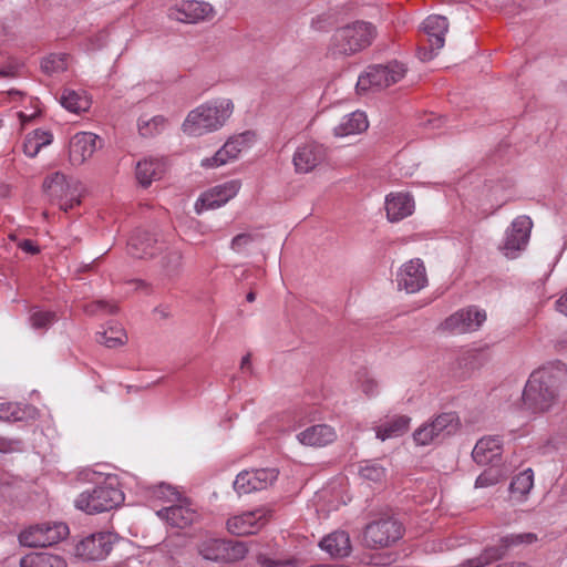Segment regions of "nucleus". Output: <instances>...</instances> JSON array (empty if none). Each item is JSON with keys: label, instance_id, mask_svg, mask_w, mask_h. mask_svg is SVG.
<instances>
[{"label": "nucleus", "instance_id": "obj_1", "mask_svg": "<svg viewBox=\"0 0 567 567\" xmlns=\"http://www.w3.org/2000/svg\"><path fill=\"white\" fill-rule=\"evenodd\" d=\"M566 378L567 368L561 362L548 363L535 370L522 393L523 408L535 414L550 410Z\"/></svg>", "mask_w": 567, "mask_h": 567}, {"label": "nucleus", "instance_id": "obj_2", "mask_svg": "<svg viewBox=\"0 0 567 567\" xmlns=\"http://www.w3.org/2000/svg\"><path fill=\"white\" fill-rule=\"evenodd\" d=\"M235 112V102L227 96L209 99L192 109L182 123V131L190 137H200L223 130Z\"/></svg>", "mask_w": 567, "mask_h": 567}, {"label": "nucleus", "instance_id": "obj_3", "mask_svg": "<svg viewBox=\"0 0 567 567\" xmlns=\"http://www.w3.org/2000/svg\"><path fill=\"white\" fill-rule=\"evenodd\" d=\"M124 502L116 476L107 475L92 488L80 493L74 501L78 509L87 514L103 513L116 508Z\"/></svg>", "mask_w": 567, "mask_h": 567}, {"label": "nucleus", "instance_id": "obj_4", "mask_svg": "<svg viewBox=\"0 0 567 567\" xmlns=\"http://www.w3.org/2000/svg\"><path fill=\"white\" fill-rule=\"evenodd\" d=\"M377 35L375 28L365 21H355L334 31L328 51L332 56H349L368 48Z\"/></svg>", "mask_w": 567, "mask_h": 567}, {"label": "nucleus", "instance_id": "obj_5", "mask_svg": "<svg viewBox=\"0 0 567 567\" xmlns=\"http://www.w3.org/2000/svg\"><path fill=\"white\" fill-rule=\"evenodd\" d=\"M462 422L456 412H442L422 423L412 434L416 446L442 443L460 432Z\"/></svg>", "mask_w": 567, "mask_h": 567}, {"label": "nucleus", "instance_id": "obj_6", "mask_svg": "<svg viewBox=\"0 0 567 567\" xmlns=\"http://www.w3.org/2000/svg\"><path fill=\"white\" fill-rule=\"evenodd\" d=\"M405 73V65L398 61L371 65L359 76L357 90L359 93H365L389 87L401 81Z\"/></svg>", "mask_w": 567, "mask_h": 567}, {"label": "nucleus", "instance_id": "obj_7", "mask_svg": "<svg viewBox=\"0 0 567 567\" xmlns=\"http://www.w3.org/2000/svg\"><path fill=\"white\" fill-rule=\"evenodd\" d=\"M256 135L250 131L229 137L225 144L209 157L200 161V166L206 169L218 168L236 161L243 153L249 151L255 144Z\"/></svg>", "mask_w": 567, "mask_h": 567}, {"label": "nucleus", "instance_id": "obj_8", "mask_svg": "<svg viewBox=\"0 0 567 567\" xmlns=\"http://www.w3.org/2000/svg\"><path fill=\"white\" fill-rule=\"evenodd\" d=\"M69 535V527L62 522H48L30 526L19 535V542L27 547L54 545Z\"/></svg>", "mask_w": 567, "mask_h": 567}, {"label": "nucleus", "instance_id": "obj_9", "mask_svg": "<svg viewBox=\"0 0 567 567\" xmlns=\"http://www.w3.org/2000/svg\"><path fill=\"white\" fill-rule=\"evenodd\" d=\"M533 229V220L526 216L520 215L513 219L506 228L499 250L509 259L517 258L528 245L530 233Z\"/></svg>", "mask_w": 567, "mask_h": 567}, {"label": "nucleus", "instance_id": "obj_10", "mask_svg": "<svg viewBox=\"0 0 567 567\" xmlns=\"http://www.w3.org/2000/svg\"><path fill=\"white\" fill-rule=\"evenodd\" d=\"M402 535V525L396 519L381 517L367 525L363 542L368 547L381 548L395 543Z\"/></svg>", "mask_w": 567, "mask_h": 567}, {"label": "nucleus", "instance_id": "obj_11", "mask_svg": "<svg viewBox=\"0 0 567 567\" xmlns=\"http://www.w3.org/2000/svg\"><path fill=\"white\" fill-rule=\"evenodd\" d=\"M115 540V535L109 532L90 534L76 543L74 554L87 561L102 560L109 556Z\"/></svg>", "mask_w": 567, "mask_h": 567}, {"label": "nucleus", "instance_id": "obj_12", "mask_svg": "<svg viewBox=\"0 0 567 567\" xmlns=\"http://www.w3.org/2000/svg\"><path fill=\"white\" fill-rule=\"evenodd\" d=\"M270 518V511L266 507H258L234 515L227 520V529L237 536H248L261 530Z\"/></svg>", "mask_w": 567, "mask_h": 567}, {"label": "nucleus", "instance_id": "obj_13", "mask_svg": "<svg viewBox=\"0 0 567 567\" xmlns=\"http://www.w3.org/2000/svg\"><path fill=\"white\" fill-rule=\"evenodd\" d=\"M240 187V181L231 179L205 190L195 203V212L202 214L205 210L216 209L226 205L238 194Z\"/></svg>", "mask_w": 567, "mask_h": 567}, {"label": "nucleus", "instance_id": "obj_14", "mask_svg": "<svg viewBox=\"0 0 567 567\" xmlns=\"http://www.w3.org/2000/svg\"><path fill=\"white\" fill-rule=\"evenodd\" d=\"M277 477L278 472L275 468L244 470L237 474L233 486L237 494L245 495L266 489Z\"/></svg>", "mask_w": 567, "mask_h": 567}, {"label": "nucleus", "instance_id": "obj_15", "mask_svg": "<svg viewBox=\"0 0 567 567\" xmlns=\"http://www.w3.org/2000/svg\"><path fill=\"white\" fill-rule=\"evenodd\" d=\"M422 29L427 37L430 49H419L417 54L420 60L430 61L444 47L449 23L445 17L433 14L423 21Z\"/></svg>", "mask_w": 567, "mask_h": 567}, {"label": "nucleus", "instance_id": "obj_16", "mask_svg": "<svg viewBox=\"0 0 567 567\" xmlns=\"http://www.w3.org/2000/svg\"><path fill=\"white\" fill-rule=\"evenodd\" d=\"M395 281L399 290L415 293L427 286V275L420 258L404 262L396 271Z\"/></svg>", "mask_w": 567, "mask_h": 567}, {"label": "nucleus", "instance_id": "obj_17", "mask_svg": "<svg viewBox=\"0 0 567 567\" xmlns=\"http://www.w3.org/2000/svg\"><path fill=\"white\" fill-rule=\"evenodd\" d=\"M486 321V312L475 306L461 309L442 323V329L452 333H467L478 330Z\"/></svg>", "mask_w": 567, "mask_h": 567}, {"label": "nucleus", "instance_id": "obj_18", "mask_svg": "<svg viewBox=\"0 0 567 567\" xmlns=\"http://www.w3.org/2000/svg\"><path fill=\"white\" fill-rule=\"evenodd\" d=\"M327 148L315 141L300 144L292 156L295 171L299 174H308L326 162Z\"/></svg>", "mask_w": 567, "mask_h": 567}, {"label": "nucleus", "instance_id": "obj_19", "mask_svg": "<svg viewBox=\"0 0 567 567\" xmlns=\"http://www.w3.org/2000/svg\"><path fill=\"white\" fill-rule=\"evenodd\" d=\"M102 141L92 132H78L69 142V162L72 166L86 163L101 147Z\"/></svg>", "mask_w": 567, "mask_h": 567}, {"label": "nucleus", "instance_id": "obj_20", "mask_svg": "<svg viewBox=\"0 0 567 567\" xmlns=\"http://www.w3.org/2000/svg\"><path fill=\"white\" fill-rule=\"evenodd\" d=\"M536 540L537 536L533 533H519L505 536L502 539L501 547H491L485 549L480 556L464 561L463 567H483L502 557L505 549L519 544H532Z\"/></svg>", "mask_w": 567, "mask_h": 567}, {"label": "nucleus", "instance_id": "obj_21", "mask_svg": "<svg viewBox=\"0 0 567 567\" xmlns=\"http://www.w3.org/2000/svg\"><path fill=\"white\" fill-rule=\"evenodd\" d=\"M157 516L175 528H186L198 518L197 512L186 498L172 503L156 512Z\"/></svg>", "mask_w": 567, "mask_h": 567}, {"label": "nucleus", "instance_id": "obj_22", "mask_svg": "<svg viewBox=\"0 0 567 567\" xmlns=\"http://www.w3.org/2000/svg\"><path fill=\"white\" fill-rule=\"evenodd\" d=\"M212 16L213 7L207 2L196 0L183 1L168 10V17L172 20L184 23H195Z\"/></svg>", "mask_w": 567, "mask_h": 567}, {"label": "nucleus", "instance_id": "obj_23", "mask_svg": "<svg viewBox=\"0 0 567 567\" xmlns=\"http://www.w3.org/2000/svg\"><path fill=\"white\" fill-rule=\"evenodd\" d=\"M384 206L388 220L398 223L414 213L415 200L408 192H393L385 196Z\"/></svg>", "mask_w": 567, "mask_h": 567}, {"label": "nucleus", "instance_id": "obj_24", "mask_svg": "<svg viewBox=\"0 0 567 567\" xmlns=\"http://www.w3.org/2000/svg\"><path fill=\"white\" fill-rule=\"evenodd\" d=\"M503 443L499 436L487 435L480 439L473 451L472 457L480 465H488L501 460Z\"/></svg>", "mask_w": 567, "mask_h": 567}, {"label": "nucleus", "instance_id": "obj_25", "mask_svg": "<svg viewBox=\"0 0 567 567\" xmlns=\"http://www.w3.org/2000/svg\"><path fill=\"white\" fill-rule=\"evenodd\" d=\"M338 435L329 424L311 425L297 434L300 444L312 447H322L333 443Z\"/></svg>", "mask_w": 567, "mask_h": 567}, {"label": "nucleus", "instance_id": "obj_26", "mask_svg": "<svg viewBox=\"0 0 567 567\" xmlns=\"http://www.w3.org/2000/svg\"><path fill=\"white\" fill-rule=\"evenodd\" d=\"M369 127L368 117L364 112L354 111L344 115L334 126L333 134L336 137H348L361 134Z\"/></svg>", "mask_w": 567, "mask_h": 567}, {"label": "nucleus", "instance_id": "obj_27", "mask_svg": "<svg viewBox=\"0 0 567 567\" xmlns=\"http://www.w3.org/2000/svg\"><path fill=\"white\" fill-rule=\"evenodd\" d=\"M319 547L331 557H346L351 551V542L346 532L337 530L323 537Z\"/></svg>", "mask_w": 567, "mask_h": 567}, {"label": "nucleus", "instance_id": "obj_28", "mask_svg": "<svg viewBox=\"0 0 567 567\" xmlns=\"http://www.w3.org/2000/svg\"><path fill=\"white\" fill-rule=\"evenodd\" d=\"M164 168L163 159L157 157L144 158L136 164V178L142 186L147 187L153 181L161 178Z\"/></svg>", "mask_w": 567, "mask_h": 567}, {"label": "nucleus", "instance_id": "obj_29", "mask_svg": "<svg viewBox=\"0 0 567 567\" xmlns=\"http://www.w3.org/2000/svg\"><path fill=\"white\" fill-rule=\"evenodd\" d=\"M76 186L75 183L68 181L66 176L60 172L49 175L43 182L44 192L59 204L64 197H68L70 190Z\"/></svg>", "mask_w": 567, "mask_h": 567}, {"label": "nucleus", "instance_id": "obj_30", "mask_svg": "<svg viewBox=\"0 0 567 567\" xmlns=\"http://www.w3.org/2000/svg\"><path fill=\"white\" fill-rule=\"evenodd\" d=\"M410 424V416L394 415L375 427V436L381 441L401 436L409 430Z\"/></svg>", "mask_w": 567, "mask_h": 567}, {"label": "nucleus", "instance_id": "obj_31", "mask_svg": "<svg viewBox=\"0 0 567 567\" xmlns=\"http://www.w3.org/2000/svg\"><path fill=\"white\" fill-rule=\"evenodd\" d=\"M156 239L147 231H135L128 241V252L135 258L152 257L155 254Z\"/></svg>", "mask_w": 567, "mask_h": 567}, {"label": "nucleus", "instance_id": "obj_32", "mask_svg": "<svg viewBox=\"0 0 567 567\" xmlns=\"http://www.w3.org/2000/svg\"><path fill=\"white\" fill-rule=\"evenodd\" d=\"M53 142V134L49 130L37 128L28 133L23 140V153L28 157H35L43 147Z\"/></svg>", "mask_w": 567, "mask_h": 567}, {"label": "nucleus", "instance_id": "obj_33", "mask_svg": "<svg viewBox=\"0 0 567 567\" xmlns=\"http://www.w3.org/2000/svg\"><path fill=\"white\" fill-rule=\"evenodd\" d=\"M21 567H68L65 559L49 551H34L20 559Z\"/></svg>", "mask_w": 567, "mask_h": 567}, {"label": "nucleus", "instance_id": "obj_34", "mask_svg": "<svg viewBox=\"0 0 567 567\" xmlns=\"http://www.w3.org/2000/svg\"><path fill=\"white\" fill-rule=\"evenodd\" d=\"M61 105L72 113H83L91 107V97L82 90L65 89L60 97Z\"/></svg>", "mask_w": 567, "mask_h": 567}, {"label": "nucleus", "instance_id": "obj_35", "mask_svg": "<svg viewBox=\"0 0 567 567\" xmlns=\"http://www.w3.org/2000/svg\"><path fill=\"white\" fill-rule=\"evenodd\" d=\"M37 409L31 405H21L14 402L0 403V420L6 422H18L27 419H34Z\"/></svg>", "mask_w": 567, "mask_h": 567}, {"label": "nucleus", "instance_id": "obj_36", "mask_svg": "<svg viewBox=\"0 0 567 567\" xmlns=\"http://www.w3.org/2000/svg\"><path fill=\"white\" fill-rule=\"evenodd\" d=\"M534 486V473L530 468H526L517 474L511 485V497L517 502H523Z\"/></svg>", "mask_w": 567, "mask_h": 567}, {"label": "nucleus", "instance_id": "obj_37", "mask_svg": "<svg viewBox=\"0 0 567 567\" xmlns=\"http://www.w3.org/2000/svg\"><path fill=\"white\" fill-rule=\"evenodd\" d=\"M96 341L107 348H116L126 342V333L121 326H109L97 333Z\"/></svg>", "mask_w": 567, "mask_h": 567}, {"label": "nucleus", "instance_id": "obj_38", "mask_svg": "<svg viewBox=\"0 0 567 567\" xmlns=\"http://www.w3.org/2000/svg\"><path fill=\"white\" fill-rule=\"evenodd\" d=\"M166 118L162 115L141 116L137 122L138 132L144 137H152L162 133L166 127Z\"/></svg>", "mask_w": 567, "mask_h": 567}, {"label": "nucleus", "instance_id": "obj_39", "mask_svg": "<svg viewBox=\"0 0 567 567\" xmlns=\"http://www.w3.org/2000/svg\"><path fill=\"white\" fill-rule=\"evenodd\" d=\"M226 540L217 538L205 539L199 546V554L208 560H223Z\"/></svg>", "mask_w": 567, "mask_h": 567}, {"label": "nucleus", "instance_id": "obj_40", "mask_svg": "<svg viewBox=\"0 0 567 567\" xmlns=\"http://www.w3.org/2000/svg\"><path fill=\"white\" fill-rule=\"evenodd\" d=\"M359 475L367 482L379 483L385 477V468L378 462L364 461L360 464Z\"/></svg>", "mask_w": 567, "mask_h": 567}, {"label": "nucleus", "instance_id": "obj_41", "mask_svg": "<svg viewBox=\"0 0 567 567\" xmlns=\"http://www.w3.org/2000/svg\"><path fill=\"white\" fill-rule=\"evenodd\" d=\"M150 497L154 501L172 504L179 501V492L172 485L161 483L150 488Z\"/></svg>", "mask_w": 567, "mask_h": 567}, {"label": "nucleus", "instance_id": "obj_42", "mask_svg": "<svg viewBox=\"0 0 567 567\" xmlns=\"http://www.w3.org/2000/svg\"><path fill=\"white\" fill-rule=\"evenodd\" d=\"M68 68V56L62 53H53L44 58L41 62V69L48 74L60 73Z\"/></svg>", "mask_w": 567, "mask_h": 567}, {"label": "nucleus", "instance_id": "obj_43", "mask_svg": "<svg viewBox=\"0 0 567 567\" xmlns=\"http://www.w3.org/2000/svg\"><path fill=\"white\" fill-rule=\"evenodd\" d=\"M248 554V547L243 542L226 540L225 553L223 555L224 561L241 560Z\"/></svg>", "mask_w": 567, "mask_h": 567}, {"label": "nucleus", "instance_id": "obj_44", "mask_svg": "<svg viewBox=\"0 0 567 567\" xmlns=\"http://www.w3.org/2000/svg\"><path fill=\"white\" fill-rule=\"evenodd\" d=\"M55 320V313L35 309L30 316V323L33 329H47Z\"/></svg>", "mask_w": 567, "mask_h": 567}, {"label": "nucleus", "instance_id": "obj_45", "mask_svg": "<svg viewBox=\"0 0 567 567\" xmlns=\"http://www.w3.org/2000/svg\"><path fill=\"white\" fill-rule=\"evenodd\" d=\"M503 472L499 468H488L484 471L475 482V487H488L503 480Z\"/></svg>", "mask_w": 567, "mask_h": 567}, {"label": "nucleus", "instance_id": "obj_46", "mask_svg": "<svg viewBox=\"0 0 567 567\" xmlns=\"http://www.w3.org/2000/svg\"><path fill=\"white\" fill-rule=\"evenodd\" d=\"M256 240V236L249 233H243L235 236L230 243V248L238 254L245 252Z\"/></svg>", "mask_w": 567, "mask_h": 567}, {"label": "nucleus", "instance_id": "obj_47", "mask_svg": "<svg viewBox=\"0 0 567 567\" xmlns=\"http://www.w3.org/2000/svg\"><path fill=\"white\" fill-rule=\"evenodd\" d=\"M258 563L264 567H300L301 561L297 558L286 560H272L264 556L258 557Z\"/></svg>", "mask_w": 567, "mask_h": 567}, {"label": "nucleus", "instance_id": "obj_48", "mask_svg": "<svg viewBox=\"0 0 567 567\" xmlns=\"http://www.w3.org/2000/svg\"><path fill=\"white\" fill-rule=\"evenodd\" d=\"M22 451V441L0 435V453H17Z\"/></svg>", "mask_w": 567, "mask_h": 567}, {"label": "nucleus", "instance_id": "obj_49", "mask_svg": "<svg viewBox=\"0 0 567 567\" xmlns=\"http://www.w3.org/2000/svg\"><path fill=\"white\" fill-rule=\"evenodd\" d=\"M80 193L78 186H75L72 190H70L68 197H64L62 200H60L59 207L64 212H69L73 207L80 205Z\"/></svg>", "mask_w": 567, "mask_h": 567}, {"label": "nucleus", "instance_id": "obj_50", "mask_svg": "<svg viewBox=\"0 0 567 567\" xmlns=\"http://www.w3.org/2000/svg\"><path fill=\"white\" fill-rule=\"evenodd\" d=\"M555 310L567 317V289L564 290L555 301Z\"/></svg>", "mask_w": 567, "mask_h": 567}, {"label": "nucleus", "instance_id": "obj_51", "mask_svg": "<svg viewBox=\"0 0 567 567\" xmlns=\"http://www.w3.org/2000/svg\"><path fill=\"white\" fill-rule=\"evenodd\" d=\"M18 247L22 251L30 254V255H35L39 252V247L32 240H29V239L19 241Z\"/></svg>", "mask_w": 567, "mask_h": 567}, {"label": "nucleus", "instance_id": "obj_52", "mask_svg": "<svg viewBox=\"0 0 567 567\" xmlns=\"http://www.w3.org/2000/svg\"><path fill=\"white\" fill-rule=\"evenodd\" d=\"M37 113H38L37 111L31 112V113L19 112L18 116H19L21 124L24 125L25 123L30 122L37 115Z\"/></svg>", "mask_w": 567, "mask_h": 567}, {"label": "nucleus", "instance_id": "obj_53", "mask_svg": "<svg viewBox=\"0 0 567 567\" xmlns=\"http://www.w3.org/2000/svg\"><path fill=\"white\" fill-rule=\"evenodd\" d=\"M427 123L433 125V127H439L442 123V120L440 117H431L427 120Z\"/></svg>", "mask_w": 567, "mask_h": 567}, {"label": "nucleus", "instance_id": "obj_54", "mask_svg": "<svg viewBox=\"0 0 567 567\" xmlns=\"http://www.w3.org/2000/svg\"><path fill=\"white\" fill-rule=\"evenodd\" d=\"M249 364H250V355L246 354L241 359L240 367H241V369H245L246 367H249Z\"/></svg>", "mask_w": 567, "mask_h": 567}, {"label": "nucleus", "instance_id": "obj_55", "mask_svg": "<svg viewBox=\"0 0 567 567\" xmlns=\"http://www.w3.org/2000/svg\"><path fill=\"white\" fill-rule=\"evenodd\" d=\"M373 388H374V385L372 383H370L367 388H364V391L367 393H371L372 394L373 393Z\"/></svg>", "mask_w": 567, "mask_h": 567}, {"label": "nucleus", "instance_id": "obj_56", "mask_svg": "<svg viewBox=\"0 0 567 567\" xmlns=\"http://www.w3.org/2000/svg\"><path fill=\"white\" fill-rule=\"evenodd\" d=\"M255 298H256V296H255V293H254V292H249V293L247 295V300H248L249 302H252V301L255 300Z\"/></svg>", "mask_w": 567, "mask_h": 567}, {"label": "nucleus", "instance_id": "obj_57", "mask_svg": "<svg viewBox=\"0 0 567 567\" xmlns=\"http://www.w3.org/2000/svg\"><path fill=\"white\" fill-rule=\"evenodd\" d=\"M10 74V71H0V76H8Z\"/></svg>", "mask_w": 567, "mask_h": 567}, {"label": "nucleus", "instance_id": "obj_58", "mask_svg": "<svg viewBox=\"0 0 567 567\" xmlns=\"http://www.w3.org/2000/svg\"><path fill=\"white\" fill-rule=\"evenodd\" d=\"M96 307H99V308H105V307H106V305H105L104 302L100 301V302H97Z\"/></svg>", "mask_w": 567, "mask_h": 567}, {"label": "nucleus", "instance_id": "obj_59", "mask_svg": "<svg viewBox=\"0 0 567 567\" xmlns=\"http://www.w3.org/2000/svg\"><path fill=\"white\" fill-rule=\"evenodd\" d=\"M10 239L11 240H16V236L14 235H10Z\"/></svg>", "mask_w": 567, "mask_h": 567}]
</instances>
